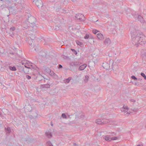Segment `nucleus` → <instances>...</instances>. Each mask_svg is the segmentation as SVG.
I'll return each mask as SVG.
<instances>
[{
    "label": "nucleus",
    "mask_w": 146,
    "mask_h": 146,
    "mask_svg": "<svg viewBox=\"0 0 146 146\" xmlns=\"http://www.w3.org/2000/svg\"><path fill=\"white\" fill-rule=\"evenodd\" d=\"M103 67L106 69H108L110 67L109 64L106 62L104 63L103 64Z\"/></svg>",
    "instance_id": "obj_7"
},
{
    "label": "nucleus",
    "mask_w": 146,
    "mask_h": 146,
    "mask_svg": "<svg viewBox=\"0 0 146 146\" xmlns=\"http://www.w3.org/2000/svg\"><path fill=\"white\" fill-rule=\"evenodd\" d=\"M10 70H13V71H15L16 70V68H15V66H13V67H10Z\"/></svg>",
    "instance_id": "obj_12"
},
{
    "label": "nucleus",
    "mask_w": 146,
    "mask_h": 146,
    "mask_svg": "<svg viewBox=\"0 0 146 146\" xmlns=\"http://www.w3.org/2000/svg\"><path fill=\"white\" fill-rule=\"evenodd\" d=\"M28 21L30 23L34 24L36 22V19L34 17H31L29 18Z\"/></svg>",
    "instance_id": "obj_5"
},
{
    "label": "nucleus",
    "mask_w": 146,
    "mask_h": 146,
    "mask_svg": "<svg viewBox=\"0 0 146 146\" xmlns=\"http://www.w3.org/2000/svg\"><path fill=\"white\" fill-rule=\"evenodd\" d=\"M135 39L141 44H142V43H144L146 41V37L142 34H137Z\"/></svg>",
    "instance_id": "obj_1"
},
{
    "label": "nucleus",
    "mask_w": 146,
    "mask_h": 146,
    "mask_svg": "<svg viewBox=\"0 0 146 146\" xmlns=\"http://www.w3.org/2000/svg\"><path fill=\"white\" fill-rule=\"evenodd\" d=\"M98 32V30L96 29L93 30L92 31V32L94 34H96V33H97Z\"/></svg>",
    "instance_id": "obj_14"
},
{
    "label": "nucleus",
    "mask_w": 146,
    "mask_h": 146,
    "mask_svg": "<svg viewBox=\"0 0 146 146\" xmlns=\"http://www.w3.org/2000/svg\"><path fill=\"white\" fill-rule=\"evenodd\" d=\"M62 66L61 65H59V68H61L62 67Z\"/></svg>",
    "instance_id": "obj_23"
},
{
    "label": "nucleus",
    "mask_w": 146,
    "mask_h": 146,
    "mask_svg": "<svg viewBox=\"0 0 146 146\" xmlns=\"http://www.w3.org/2000/svg\"><path fill=\"white\" fill-rule=\"evenodd\" d=\"M15 29V28L14 27H11V28H10V30H11V31H14Z\"/></svg>",
    "instance_id": "obj_19"
},
{
    "label": "nucleus",
    "mask_w": 146,
    "mask_h": 146,
    "mask_svg": "<svg viewBox=\"0 0 146 146\" xmlns=\"http://www.w3.org/2000/svg\"><path fill=\"white\" fill-rule=\"evenodd\" d=\"M108 122L109 120H108L106 119H102V120L100 119H98L96 121V122L97 123L99 124L106 123Z\"/></svg>",
    "instance_id": "obj_3"
},
{
    "label": "nucleus",
    "mask_w": 146,
    "mask_h": 146,
    "mask_svg": "<svg viewBox=\"0 0 146 146\" xmlns=\"http://www.w3.org/2000/svg\"><path fill=\"white\" fill-rule=\"evenodd\" d=\"M131 78L134 80H137V78L134 76H131Z\"/></svg>",
    "instance_id": "obj_15"
},
{
    "label": "nucleus",
    "mask_w": 146,
    "mask_h": 146,
    "mask_svg": "<svg viewBox=\"0 0 146 146\" xmlns=\"http://www.w3.org/2000/svg\"><path fill=\"white\" fill-rule=\"evenodd\" d=\"M36 4L38 6H41L42 5V2L40 1H36Z\"/></svg>",
    "instance_id": "obj_8"
},
{
    "label": "nucleus",
    "mask_w": 146,
    "mask_h": 146,
    "mask_svg": "<svg viewBox=\"0 0 146 146\" xmlns=\"http://www.w3.org/2000/svg\"><path fill=\"white\" fill-rule=\"evenodd\" d=\"M121 111L123 112H124L125 114L128 115L131 113V111L129 110L128 111V109L127 106L125 105L123 106V107L121 109Z\"/></svg>",
    "instance_id": "obj_2"
},
{
    "label": "nucleus",
    "mask_w": 146,
    "mask_h": 146,
    "mask_svg": "<svg viewBox=\"0 0 146 146\" xmlns=\"http://www.w3.org/2000/svg\"><path fill=\"white\" fill-rule=\"evenodd\" d=\"M85 78L86 79V80H88V76H86Z\"/></svg>",
    "instance_id": "obj_22"
},
{
    "label": "nucleus",
    "mask_w": 146,
    "mask_h": 146,
    "mask_svg": "<svg viewBox=\"0 0 146 146\" xmlns=\"http://www.w3.org/2000/svg\"><path fill=\"white\" fill-rule=\"evenodd\" d=\"M97 37L100 40H103L104 39V37L103 35L101 33H98L97 34Z\"/></svg>",
    "instance_id": "obj_6"
},
{
    "label": "nucleus",
    "mask_w": 146,
    "mask_h": 146,
    "mask_svg": "<svg viewBox=\"0 0 146 146\" xmlns=\"http://www.w3.org/2000/svg\"><path fill=\"white\" fill-rule=\"evenodd\" d=\"M71 79L70 78H69L68 79H66L64 80V82L65 83H68Z\"/></svg>",
    "instance_id": "obj_10"
},
{
    "label": "nucleus",
    "mask_w": 146,
    "mask_h": 146,
    "mask_svg": "<svg viewBox=\"0 0 146 146\" xmlns=\"http://www.w3.org/2000/svg\"><path fill=\"white\" fill-rule=\"evenodd\" d=\"M51 135H50V136L51 137Z\"/></svg>",
    "instance_id": "obj_26"
},
{
    "label": "nucleus",
    "mask_w": 146,
    "mask_h": 146,
    "mask_svg": "<svg viewBox=\"0 0 146 146\" xmlns=\"http://www.w3.org/2000/svg\"><path fill=\"white\" fill-rule=\"evenodd\" d=\"M104 139L106 141H110L111 140H115L117 139L118 138L116 137H111L110 136H105L104 137Z\"/></svg>",
    "instance_id": "obj_4"
},
{
    "label": "nucleus",
    "mask_w": 146,
    "mask_h": 146,
    "mask_svg": "<svg viewBox=\"0 0 146 146\" xmlns=\"http://www.w3.org/2000/svg\"><path fill=\"white\" fill-rule=\"evenodd\" d=\"M137 146H143V145H137Z\"/></svg>",
    "instance_id": "obj_24"
},
{
    "label": "nucleus",
    "mask_w": 146,
    "mask_h": 146,
    "mask_svg": "<svg viewBox=\"0 0 146 146\" xmlns=\"http://www.w3.org/2000/svg\"><path fill=\"white\" fill-rule=\"evenodd\" d=\"M25 66V67H27L26 66Z\"/></svg>",
    "instance_id": "obj_25"
},
{
    "label": "nucleus",
    "mask_w": 146,
    "mask_h": 146,
    "mask_svg": "<svg viewBox=\"0 0 146 146\" xmlns=\"http://www.w3.org/2000/svg\"><path fill=\"white\" fill-rule=\"evenodd\" d=\"M87 66V65L86 64H84L82 65L79 68V69L80 70H82L84 69Z\"/></svg>",
    "instance_id": "obj_9"
},
{
    "label": "nucleus",
    "mask_w": 146,
    "mask_h": 146,
    "mask_svg": "<svg viewBox=\"0 0 146 146\" xmlns=\"http://www.w3.org/2000/svg\"><path fill=\"white\" fill-rule=\"evenodd\" d=\"M62 117L64 118H66V116L64 113H63L62 114Z\"/></svg>",
    "instance_id": "obj_17"
},
{
    "label": "nucleus",
    "mask_w": 146,
    "mask_h": 146,
    "mask_svg": "<svg viewBox=\"0 0 146 146\" xmlns=\"http://www.w3.org/2000/svg\"><path fill=\"white\" fill-rule=\"evenodd\" d=\"M141 75L146 80V76L143 73H141Z\"/></svg>",
    "instance_id": "obj_13"
},
{
    "label": "nucleus",
    "mask_w": 146,
    "mask_h": 146,
    "mask_svg": "<svg viewBox=\"0 0 146 146\" xmlns=\"http://www.w3.org/2000/svg\"><path fill=\"white\" fill-rule=\"evenodd\" d=\"M89 38V35L88 34H86L84 37V38L85 39H88Z\"/></svg>",
    "instance_id": "obj_16"
},
{
    "label": "nucleus",
    "mask_w": 146,
    "mask_h": 146,
    "mask_svg": "<svg viewBox=\"0 0 146 146\" xmlns=\"http://www.w3.org/2000/svg\"><path fill=\"white\" fill-rule=\"evenodd\" d=\"M27 78H28V79H29L31 78V77L30 76H27Z\"/></svg>",
    "instance_id": "obj_20"
},
{
    "label": "nucleus",
    "mask_w": 146,
    "mask_h": 146,
    "mask_svg": "<svg viewBox=\"0 0 146 146\" xmlns=\"http://www.w3.org/2000/svg\"><path fill=\"white\" fill-rule=\"evenodd\" d=\"M76 42L77 44L78 45H79L81 46L82 45V42L78 41H76Z\"/></svg>",
    "instance_id": "obj_11"
},
{
    "label": "nucleus",
    "mask_w": 146,
    "mask_h": 146,
    "mask_svg": "<svg viewBox=\"0 0 146 146\" xmlns=\"http://www.w3.org/2000/svg\"><path fill=\"white\" fill-rule=\"evenodd\" d=\"M71 50L73 51V52H74V53L75 54H77V52L75 50H74V49H71Z\"/></svg>",
    "instance_id": "obj_18"
},
{
    "label": "nucleus",
    "mask_w": 146,
    "mask_h": 146,
    "mask_svg": "<svg viewBox=\"0 0 146 146\" xmlns=\"http://www.w3.org/2000/svg\"><path fill=\"white\" fill-rule=\"evenodd\" d=\"M79 15H80V16H83V15H80V14H78V15H76V17L78 18V19H80V18H78V16H79Z\"/></svg>",
    "instance_id": "obj_21"
}]
</instances>
